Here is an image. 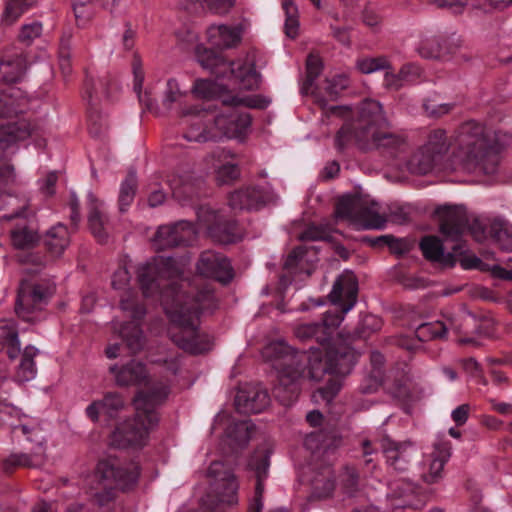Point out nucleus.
<instances>
[{
  "label": "nucleus",
  "mask_w": 512,
  "mask_h": 512,
  "mask_svg": "<svg viewBox=\"0 0 512 512\" xmlns=\"http://www.w3.org/2000/svg\"><path fill=\"white\" fill-rule=\"evenodd\" d=\"M180 273L172 258L138 268V281L145 297L159 294L161 304L178 331H170L172 341L184 351L201 354L212 349V338L198 330L200 313H213L219 299L210 283L199 277L192 280L167 281Z\"/></svg>",
  "instance_id": "obj_1"
},
{
  "label": "nucleus",
  "mask_w": 512,
  "mask_h": 512,
  "mask_svg": "<svg viewBox=\"0 0 512 512\" xmlns=\"http://www.w3.org/2000/svg\"><path fill=\"white\" fill-rule=\"evenodd\" d=\"M389 122L379 101L365 99L357 107L356 117L337 132L335 146L344 150L352 140L363 150L372 148L394 153L404 145V139L388 131Z\"/></svg>",
  "instance_id": "obj_2"
},
{
  "label": "nucleus",
  "mask_w": 512,
  "mask_h": 512,
  "mask_svg": "<svg viewBox=\"0 0 512 512\" xmlns=\"http://www.w3.org/2000/svg\"><path fill=\"white\" fill-rule=\"evenodd\" d=\"M167 385L156 384L140 390L134 397L135 416L119 424L110 436V444L116 448L142 447L149 433L159 424L158 407L167 399Z\"/></svg>",
  "instance_id": "obj_3"
},
{
  "label": "nucleus",
  "mask_w": 512,
  "mask_h": 512,
  "mask_svg": "<svg viewBox=\"0 0 512 512\" xmlns=\"http://www.w3.org/2000/svg\"><path fill=\"white\" fill-rule=\"evenodd\" d=\"M440 217V232L445 241H452L451 252H445L442 241L437 236L428 235L419 243L425 259L437 262L445 266H454L456 256H461L466 251V245L462 241L464 228L467 225L466 209L463 206H444L437 210Z\"/></svg>",
  "instance_id": "obj_4"
},
{
  "label": "nucleus",
  "mask_w": 512,
  "mask_h": 512,
  "mask_svg": "<svg viewBox=\"0 0 512 512\" xmlns=\"http://www.w3.org/2000/svg\"><path fill=\"white\" fill-rule=\"evenodd\" d=\"M263 356L277 372L278 384L274 387L275 397L285 406L291 405L298 397V381L304 375L307 356L295 351L282 341L268 344Z\"/></svg>",
  "instance_id": "obj_5"
},
{
  "label": "nucleus",
  "mask_w": 512,
  "mask_h": 512,
  "mask_svg": "<svg viewBox=\"0 0 512 512\" xmlns=\"http://www.w3.org/2000/svg\"><path fill=\"white\" fill-rule=\"evenodd\" d=\"M221 103L227 107L226 112L213 115V129L218 138L225 136L228 138H239L243 136L251 125V115L248 112L240 111L238 108L243 106L247 108L265 109L270 100L260 96H231L224 95L220 97Z\"/></svg>",
  "instance_id": "obj_6"
},
{
  "label": "nucleus",
  "mask_w": 512,
  "mask_h": 512,
  "mask_svg": "<svg viewBox=\"0 0 512 512\" xmlns=\"http://www.w3.org/2000/svg\"><path fill=\"white\" fill-rule=\"evenodd\" d=\"M140 468L137 463L121 464L116 458L99 461L96 475L103 482V491L94 495V501L103 507L115 497V488L125 490L138 480Z\"/></svg>",
  "instance_id": "obj_7"
},
{
  "label": "nucleus",
  "mask_w": 512,
  "mask_h": 512,
  "mask_svg": "<svg viewBox=\"0 0 512 512\" xmlns=\"http://www.w3.org/2000/svg\"><path fill=\"white\" fill-rule=\"evenodd\" d=\"M358 283L353 274H341L335 280L329 299L333 304L339 306L340 311H327L320 326H323V332L328 334V342L331 340L333 332L343 321L344 315L350 311L357 302Z\"/></svg>",
  "instance_id": "obj_8"
},
{
  "label": "nucleus",
  "mask_w": 512,
  "mask_h": 512,
  "mask_svg": "<svg viewBox=\"0 0 512 512\" xmlns=\"http://www.w3.org/2000/svg\"><path fill=\"white\" fill-rule=\"evenodd\" d=\"M197 58L203 68L217 77L229 70L242 89L253 90L259 86L260 74L252 62H226L223 57L209 49H204L203 52L198 50Z\"/></svg>",
  "instance_id": "obj_9"
},
{
  "label": "nucleus",
  "mask_w": 512,
  "mask_h": 512,
  "mask_svg": "<svg viewBox=\"0 0 512 512\" xmlns=\"http://www.w3.org/2000/svg\"><path fill=\"white\" fill-rule=\"evenodd\" d=\"M336 215L363 229H383L386 223V218L381 215L378 203L351 195H345L339 199L336 205Z\"/></svg>",
  "instance_id": "obj_10"
},
{
  "label": "nucleus",
  "mask_w": 512,
  "mask_h": 512,
  "mask_svg": "<svg viewBox=\"0 0 512 512\" xmlns=\"http://www.w3.org/2000/svg\"><path fill=\"white\" fill-rule=\"evenodd\" d=\"M357 358V352L350 346H329L323 358L315 355L310 359L309 377L320 381L326 373L345 376L351 372Z\"/></svg>",
  "instance_id": "obj_11"
},
{
  "label": "nucleus",
  "mask_w": 512,
  "mask_h": 512,
  "mask_svg": "<svg viewBox=\"0 0 512 512\" xmlns=\"http://www.w3.org/2000/svg\"><path fill=\"white\" fill-rule=\"evenodd\" d=\"M388 473L395 476H408L411 467L419 459V449L411 440L397 441L389 436L380 440Z\"/></svg>",
  "instance_id": "obj_12"
},
{
  "label": "nucleus",
  "mask_w": 512,
  "mask_h": 512,
  "mask_svg": "<svg viewBox=\"0 0 512 512\" xmlns=\"http://www.w3.org/2000/svg\"><path fill=\"white\" fill-rule=\"evenodd\" d=\"M200 225L207 230L210 238L220 244H231L240 241L242 231L234 220H228L218 210L210 206H200L196 212Z\"/></svg>",
  "instance_id": "obj_13"
},
{
  "label": "nucleus",
  "mask_w": 512,
  "mask_h": 512,
  "mask_svg": "<svg viewBox=\"0 0 512 512\" xmlns=\"http://www.w3.org/2000/svg\"><path fill=\"white\" fill-rule=\"evenodd\" d=\"M53 292L54 288L49 284L21 281L15 305L18 317L34 322L35 314L44 308Z\"/></svg>",
  "instance_id": "obj_14"
},
{
  "label": "nucleus",
  "mask_w": 512,
  "mask_h": 512,
  "mask_svg": "<svg viewBox=\"0 0 512 512\" xmlns=\"http://www.w3.org/2000/svg\"><path fill=\"white\" fill-rule=\"evenodd\" d=\"M120 308L128 312L134 322L124 324L120 329V335L125 341L128 349L132 353H137L144 347L143 331L136 321L144 318L146 308L136 300V296L131 291H126L120 299Z\"/></svg>",
  "instance_id": "obj_15"
},
{
  "label": "nucleus",
  "mask_w": 512,
  "mask_h": 512,
  "mask_svg": "<svg viewBox=\"0 0 512 512\" xmlns=\"http://www.w3.org/2000/svg\"><path fill=\"white\" fill-rule=\"evenodd\" d=\"M462 47V40L451 36H422L415 46V51L423 59L444 60L455 55Z\"/></svg>",
  "instance_id": "obj_16"
},
{
  "label": "nucleus",
  "mask_w": 512,
  "mask_h": 512,
  "mask_svg": "<svg viewBox=\"0 0 512 512\" xmlns=\"http://www.w3.org/2000/svg\"><path fill=\"white\" fill-rule=\"evenodd\" d=\"M183 115L187 118L185 123L188 125L187 131L183 137L189 142H206L216 140L217 133L212 127L213 114L211 106L203 108L193 107Z\"/></svg>",
  "instance_id": "obj_17"
},
{
  "label": "nucleus",
  "mask_w": 512,
  "mask_h": 512,
  "mask_svg": "<svg viewBox=\"0 0 512 512\" xmlns=\"http://www.w3.org/2000/svg\"><path fill=\"white\" fill-rule=\"evenodd\" d=\"M195 235L194 225L189 221L181 220L174 224L159 226L153 238V243L157 250H165L186 246L195 239Z\"/></svg>",
  "instance_id": "obj_18"
},
{
  "label": "nucleus",
  "mask_w": 512,
  "mask_h": 512,
  "mask_svg": "<svg viewBox=\"0 0 512 512\" xmlns=\"http://www.w3.org/2000/svg\"><path fill=\"white\" fill-rule=\"evenodd\" d=\"M196 270L200 276L214 279L224 285L230 283L234 277L229 259L212 250H206L200 254Z\"/></svg>",
  "instance_id": "obj_19"
},
{
  "label": "nucleus",
  "mask_w": 512,
  "mask_h": 512,
  "mask_svg": "<svg viewBox=\"0 0 512 512\" xmlns=\"http://www.w3.org/2000/svg\"><path fill=\"white\" fill-rule=\"evenodd\" d=\"M208 476L217 482V491L220 502L228 505L238 503L239 483L233 470L221 461H214L208 468Z\"/></svg>",
  "instance_id": "obj_20"
},
{
  "label": "nucleus",
  "mask_w": 512,
  "mask_h": 512,
  "mask_svg": "<svg viewBox=\"0 0 512 512\" xmlns=\"http://www.w3.org/2000/svg\"><path fill=\"white\" fill-rule=\"evenodd\" d=\"M109 371L114 376L115 383L119 387L145 385L146 388L144 390H147L156 384L165 385L162 382L149 384L148 371L145 364L140 361L130 360L125 364H114L109 367Z\"/></svg>",
  "instance_id": "obj_21"
},
{
  "label": "nucleus",
  "mask_w": 512,
  "mask_h": 512,
  "mask_svg": "<svg viewBox=\"0 0 512 512\" xmlns=\"http://www.w3.org/2000/svg\"><path fill=\"white\" fill-rule=\"evenodd\" d=\"M417 490L416 483L409 476L389 481L386 495L387 508L392 512H404L411 506V499Z\"/></svg>",
  "instance_id": "obj_22"
},
{
  "label": "nucleus",
  "mask_w": 512,
  "mask_h": 512,
  "mask_svg": "<svg viewBox=\"0 0 512 512\" xmlns=\"http://www.w3.org/2000/svg\"><path fill=\"white\" fill-rule=\"evenodd\" d=\"M269 192L259 186H248L230 193L228 205L235 211L258 210L270 200Z\"/></svg>",
  "instance_id": "obj_23"
},
{
  "label": "nucleus",
  "mask_w": 512,
  "mask_h": 512,
  "mask_svg": "<svg viewBox=\"0 0 512 512\" xmlns=\"http://www.w3.org/2000/svg\"><path fill=\"white\" fill-rule=\"evenodd\" d=\"M269 466V454L266 450L255 451L248 461L247 468L255 473L256 478L254 497L249 506L250 510L262 511L263 509L264 482L268 477Z\"/></svg>",
  "instance_id": "obj_24"
},
{
  "label": "nucleus",
  "mask_w": 512,
  "mask_h": 512,
  "mask_svg": "<svg viewBox=\"0 0 512 512\" xmlns=\"http://www.w3.org/2000/svg\"><path fill=\"white\" fill-rule=\"evenodd\" d=\"M38 125L26 118H19L0 126V156L19 141H24L36 133Z\"/></svg>",
  "instance_id": "obj_25"
},
{
  "label": "nucleus",
  "mask_w": 512,
  "mask_h": 512,
  "mask_svg": "<svg viewBox=\"0 0 512 512\" xmlns=\"http://www.w3.org/2000/svg\"><path fill=\"white\" fill-rule=\"evenodd\" d=\"M457 141L466 157L484 149L490 143L485 127L474 120H469L459 127Z\"/></svg>",
  "instance_id": "obj_26"
},
{
  "label": "nucleus",
  "mask_w": 512,
  "mask_h": 512,
  "mask_svg": "<svg viewBox=\"0 0 512 512\" xmlns=\"http://www.w3.org/2000/svg\"><path fill=\"white\" fill-rule=\"evenodd\" d=\"M100 95L108 96L104 82L102 80L94 82L92 79H87L85 83V97L91 106L88 115L89 132L94 137L101 136L108 127L107 119L93 107V98H98Z\"/></svg>",
  "instance_id": "obj_27"
},
{
  "label": "nucleus",
  "mask_w": 512,
  "mask_h": 512,
  "mask_svg": "<svg viewBox=\"0 0 512 512\" xmlns=\"http://www.w3.org/2000/svg\"><path fill=\"white\" fill-rule=\"evenodd\" d=\"M306 248L299 246L293 249L286 257L283 263L284 274L280 277L283 285H289L296 278L303 280L309 277L313 272V266L309 264L307 258Z\"/></svg>",
  "instance_id": "obj_28"
},
{
  "label": "nucleus",
  "mask_w": 512,
  "mask_h": 512,
  "mask_svg": "<svg viewBox=\"0 0 512 512\" xmlns=\"http://www.w3.org/2000/svg\"><path fill=\"white\" fill-rule=\"evenodd\" d=\"M269 403L270 397L267 390L259 385L239 390L235 398L237 410L244 414L260 413Z\"/></svg>",
  "instance_id": "obj_29"
},
{
  "label": "nucleus",
  "mask_w": 512,
  "mask_h": 512,
  "mask_svg": "<svg viewBox=\"0 0 512 512\" xmlns=\"http://www.w3.org/2000/svg\"><path fill=\"white\" fill-rule=\"evenodd\" d=\"M451 456V445L448 442L437 443L431 453L428 470L421 474L427 484L439 482L443 477V469Z\"/></svg>",
  "instance_id": "obj_30"
},
{
  "label": "nucleus",
  "mask_w": 512,
  "mask_h": 512,
  "mask_svg": "<svg viewBox=\"0 0 512 512\" xmlns=\"http://www.w3.org/2000/svg\"><path fill=\"white\" fill-rule=\"evenodd\" d=\"M254 428V424L246 420L233 422L227 427L224 442L232 453H237L248 445Z\"/></svg>",
  "instance_id": "obj_31"
},
{
  "label": "nucleus",
  "mask_w": 512,
  "mask_h": 512,
  "mask_svg": "<svg viewBox=\"0 0 512 512\" xmlns=\"http://www.w3.org/2000/svg\"><path fill=\"white\" fill-rule=\"evenodd\" d=\"M207 39L215 48H231L241 41V30L227 25H211L207 29Z\"/></svg>",
  "instance_id": "obj_32"
},
{
  "label": "nucleus",
  "mask_w": 512,
  "mask_h": 512,
  "mask_svg": "<svg viewBox=\"0 0 512 512\" xmlns=\"http://www.w3.org/2000/svg\"><path fill=\"white\" fill-rule=\"evenodd\" d=\"M499 161V154L490 143L487 144L484 149L477 150L466 157V162L469 167L474 170L482 171L487 175L494 174L497 171Z\"/></svg>",
  "instance_id": "obj_33"
},
{
  "label": "nucleus",
  "mask_w": 512,
  "mask_h": 512,
  "mask_svg": "<svg viewBox=\"0 0 512 512\" xmlns=\"http://www.w3.org/2000/svg\"><path fill=\"white\" fill-rule=\"evenodd\" d=\"M88 225L99 243H106L109 237L107 216L100 210L98 201L89 194Z\"/></svg>",
  "instance_id": "obj_34"
},
{
  "label": "nucleus",
  "mask_w": 512,
  "mask_h": 512,
  "mask_svg": "<svg viewBox=\"0 0 512 512\" xmlns=\"http://www.w3.org/2000/svg\"><path fill=\"white\" fill-rule=\"evenodd\" d=\"M7 427L14 435L20 432L27 441L35 444V452L45 453L46 434L39 424L34 422H7Z\"/></svg>",
  "instance_id": "obj_35"
},
{
  "label": "nucleus",
  "mask_w": 512,
  "mask_h": 512,
  "mask_svg": "<svg viewBox=\"0 0 512 512\" xmlns=\"http://www.w3.org/2000/svg\"><path fill=\"white\" fill-rule=\"evenodd\" d=\"M46 454L42 452L12 453L3 460L2 467L5 472H12L16 468H39L44 465Z\"/></svg>",
  "instance_id": "obj_36"
},
{
  "label": "nucleus",
  "mask_w": 512,
  "mask_h": 512,
  "mask_svg": "<svg viewBox=\"0 0 512 512\" xmlns=\"http://www.w3.org/2000/svg\"><path fill=\"white\" fill-rule=\"evenodd\" d=\"M27 68L26 59L22 55L4 58L0 61V81L11 84L22 79Z\"/></svg>",
  "instance_id": "obj_37"
},
{
  "label": "nucleus",
  "mask_w": 512,
  "mask_h": 512,
  "mask_svg": "<svg viewBox=\"0 0 512 512\" xmlns=\"http://www.w3.org/2000/svg\"><path fill=\"white\" fill-rule=\"evenodd\" d=\"M70 243L69 231L61 223L50 228L44 238V244L53 256H60Z\"/></svg>",
  "instance_id": "obj_38"
},
{
  "label": "nucleus",
  "mask_w": 512,
  "mask_h": 512,
  "mask_svg": "<svg viewBox=\"0 0 512 512\" xmlns=\"http://www.w3.org/2000/svg\"><path fill=\"white\" fill-rule=\"evenodd\" d=\"M439 159L440 157L421 147L411 156L407 163V168L413 174L425 175L433 170Z\"/></svg>",
  "instance_id": "obj_39"
},
{
  "label": "nucleus",
  "mask_w": 512,
  "mask_h": 512,
  "mask_svg": "<svg viewBox=\"0 0 512 512\" xmlns=\"http://www.w3.org/2000/svg\"><path fill=\"white\" fill-rule=\"evenodd\" d=\"M488 233L503 251H512V226L507 221L495 218L489 225Z\"/></svg>",
  "instance_id": "obj_40"
},
{
  "label": "nucleus",
  "mask_w": 512,
  "mask_h": 512,
  "mask_svg": "<svg viewBox=\"0 0 512 512\" xmlns=\"http://www.w3.org/2000/svg\"><path fill=\"white\" fill-rule=\"evenodd\" d=\"M37 354V348L33 346L25 347L15 375L17 381L27 382L35 378L37 374V368L34 362V358Z\"/></svg>",
  "instance_id": "obj_41"
},
{
  "label": "nucleus",
  "mask_w": 512,
  "mask_h": 512,
  "mask_svg": "<svg viewBox=\"0 0 512 512\" xmlns=\"http://www.w3.org/2000/svg\"><path fill=\"white\" fill-rule=\"evenodd\" d=\"M335 489L334 474L330 468L315 476L312 480L311 496L316 499H325L332 495Z\"/></svg>",
  "instance_id": "obj_42"
},
{
  "label": "nucleus",
  "mask_w": 512,
  "mask_h": 512,
  "mask_svg": "<svg viewBox=\"0 0 512 512\" xmlns=\"http://www.w3.org/2000/svg\"><path fill=\"white\" fill-rule=\"evenodd\" d=\"M137 190V174L135 170H129L126 178L120 185L118 205L120 212H126L133 203Z\"/></svg>",
  "instance_id": "obj_43"
},
{
  "label": "nucleus",
  "mask_w": 512,
  "mask_h": 512,
  "mask_svg": "<svg viewBox=\"0 0 512 512\" xmlns=\"http://www.w3.org/2000/svg\"><path fill=\"white\" fill-rule=\"evenodd\" d=\"M319 323L302 324L295 329V335L302 341L315 339L322 346L328 345V334Z\"/></svg>",
  "instance_id": "obj_44"
},
{
  "label": "nucleus",
  "mask_w": 512,
  "mask_h": 512,
  "mask_svg": "<svg viewBox=\"0 0 512 512\" xmlns=\"http://www.w3.org/2000/svg\"><path fill=\"white\" fill-rule=\"evenodd\" d=\"M72 33L70 30L64 31L59 43V66L64 76H69L72 72L71 64Z\"/></svg>",
  "instance_id": "obj_45"
},
{
  "label": "nucleus",
  "mask_w": 512,
  "mask_h": 512,
  "mask_svg": "<svg viewBox=\"0 0 512 512\" xmlns=\"http://www.w3.org/2000/svg\"><path fill=\"white\" fill-rule=\"evenodd\" d=\"M446 333L447 328L441 321L422 323L415 330L416 337L422 342L441 339L445 337Z\"/></svg>",
  "instance_id": "obj_46"
},
{
  "label": "nucleus",
  "mask_w": 512,
  "mask_h": 512,
  "mask_svg": "<svg viewBox=\"0 0 512 512\" xmlns=\"http://www.w3.org/2000/svg\"><path fill=\"white\" fill-rule=\"evenodd\" d=\"M340 489L343 494L353 497L359 489V474L354 467L346 466L339 476Z\"/></svg>",
  "instance_id": "obj_47"
},
{
  "label": "nucleus",
  "mask_w": 512,
  "mask_h": 512,
  "mask_svg": "<svg viewBox=\"0 0 512 512\" xmlns=\"http://www.w3.org/2000/svg\"><path fill=\"white\" fill-rule=\"evenodd\" d=\"M11 238L13 245L19 249L31 248L39 241L37 232L26 226L14 229Z\"/></svg>",
  "instance_id": "obj_48"
},
{
  "label": "nucleus",
  "mask_w": 512,
  "mask_h": 512,
  "mask_svg": "<svg viewBox=\"0 0 512 512\" xmlns=\"http://www.w3.org/2000/svg\"><path fill=\"white\" fill-rule=\"evenodd\" d=\"M102 413L108 419H114L124 408L125 402L122 395L118 392H107L101 399Z\"/></svg>",
  "instance_id": "obj_49"
},
{
  "label": "nucleus",
  "mask_w": 512,
  "mask_h": 512,
  "mask_svg": "<svg viewBox=\"0 0 512 512\" xmlns=\"http://www.w3.org/2000/svg\"><path fill=\"white\" fill-rule=\"evenodd\" d=\"M34 3L35 0H8L3 13V21L8 25L14 23Z\"/></svg>",
  "instance_id": "obj_50"
},
{
  "label": "nucleus",
  "mask_w": 512,
  "mask_h": 512,
  "mask_svg": "<svg viewBox=\"0 0 512 512\" xmlns=\"http://www.w3.org/2000/svg\"><path fill=\"white\" fill-rule=\"evenodd\" d=\"M282 7L285 11V33L290 38L298 35L299 21L298 8L292 0H282Z\"/></svg>",
  "instance_id": "obj_51"
},
{
  "label": "nucleus",
  "mask_w": 512,
  "mask_h": 512,
  "mask_svg": "<svg viewBox=\"0 0 512 512\" xmlns=\"http://www.w3.org/2000/svg\"><path fill=\"white\" fill-rule=\"evenodd\" d=\"M372 246H375L379 243L386 244L392 253L397 255H403L408 253L411 250L412 244L405 238H395L391 235L380 236L373 240H368Z\"/></svg>",
  "instance_id": "obj_52"
},
{
  "label": "nucleus",
  "mask_w": 512,
  "mask_h": 512,
  "mask_svg": "<svg viewBox=\"0 0 512 512\" xmlns=\"http://www.w3.org/2000/svg\"><path fill=\"white\" fill-rule=\"evenodd\" d=\"M422 147L441 157L449 147L445 131L442 129L432 131L428 136L426 144Z\"/></svg>",
  "instance_id": "obj_53"
},
{
  "label": "nucleus",
  "mask_w": 512,
  "mask_h": 512,
  "mask_svg": "<svg viewBox=\"0 0 512 512\" xmlns=\"http://www.w3.org/2000/svg\"><path fill=\"white\" fill-rule=\"evenodd\" d=\"M358 69L364 74L390 69V63L384 56L363 58L357 61Z\"/></svg>",
  "instance_id": "obj_54"
},
{
  "label": "nucleus",
  "mask_w": 512,
  "mask_h": 512,
  "mask_svg": "<svg viewBox=\"0 0 512 512\" xmlns=\"http://www.w3.org/2000/svg\"><path fill=\"white\" fill-rule=\"evenodd\" d=\"M92 0H72V7L78 26H84L91 18Z\"/></svg>",
  "instance_id": "obj_55"
},
{
  "label": "nucleus",
  "mask_w": 512,
  "mask_h": 512,
  "mask_svg": "<svg viewBox=\"0 0 512 512\" xmlns=\"http://www.w3.org/2000/svg\"><path fill=\"white\" fill-rule=\"evenodd\" d=\"M240 176V169L236 164L227 163L216 171V180L220 185L230 184Z\"/></svg>",
  "instance_id": "obj_56"
},
{
  "label": "nucleus",
  "mask_w": 512,
  "mask_h": 512,
  "mask_svg": "<svg viewBox=\"0 0 512 512\" xmlns=\"http://www.w3.org/2000/svg\"><path fill=\"white\" fill-rule=\"evenodd\" d=\"M348 82V78L344 75H336L331 79H327L324 89L330 100H335L347 88Z\"/></svg>",
  "instance_id": "obj_57"
},
{
  "label": "nucleus",
  "mask_w": 512,
  "mask_h": 512,
  "mask_svg": "<svg viewBox=\"0 0 512 512\" xmlns=\"http://www.w3.org/2000/svg\"><path fill=\"white\" fill-rule=\"evenodd\" d=\"M423 108L428 116L438 118L448 114L454 108V104L438 103L434 99H426L423 102Z\"/></svg>",
  "instance_id": "obj_58"
},
{
  "label": "nucleus",
  "mask_w": 512,
  "mask_h": 512,
  "mask_svg": "<svg viewBox=\"0 0 512 512\" xmlns=\"http://www.w3.org/2000/svg\"><path fill=\"white\" fill-rule=\"evenodd\" d=\"M19 259L26 266V273H37L45 266L44 257L37 253H25Z\"/></svg>",
  "instance_id": "obj_59"
},
{
  "label": "nucleus",
  "mask_w": 512,
  "mask_h": 512,
  "mask_svg": "<svg viewBox=\"0 0 512 512\" xmlns=\"http://www.w3.org/2000/svg\"><path fill=\"white\" fill-rule=\"evenodd\" d=\"M193 93L203 99L213 98L216 93V84L207 79H198L193 86Z\"/></svg>",
  "instance_id": "obj_60"
},
{
  "label": "nucleus",
  "mask_w": 512,
  "mask_h": 512,
  "mask_svg": "<svg viewBox=\"0 0 512 512\" xmlns=\"http://www.w3.org/2000/svg\"><path fill=\"white\" fill-rule=\"evenodd\" d=\"M180 95H181L180 88H179V84L176 81V79H174V78L168 79V81L166 83V89H165L164 95H163V100H162L163 105L167 109H170L172 104L178 100Z\"/></svg>",
  "instance_id": "obj_61"
},
{
  "label": "nucleus",
  "mask_w": 512,
  "mask_h": 512,
  "mask_svg": "<svg viewBox=\"0 0 512 512\" xmlns=\"http://www.w3.org/2000/svg\"><path fill=\"white\" fill-rule=\"evenodd\" d=\"M422 72L421 67L416 63H407L399 70L400 78L403 79L405 85L419 80L422 76Z\"/></svg>",
  "instance_id": "obj_62"
},
{
  "label": "nucleus",
  "mask_w": 512,
  "mask_h": 512,
  "mask_svg": "<svg viewBox=\"0 0 512 512\" xmlns=\"http://www.w3.org/2000/svg\"><path fill=\"white\" fill-rule=\"evenodd\" d=\"M42 33V25L39 22L24 25L20 31L19 39L27 44L31 43Z\"/></svg>",
  "instance_id": "obj_63"
},
{
  "label": "nucleus",
  "mask_w": 512,
  "mask_h": 512,
  "mask_svg": "<svg viewBox=\"0 0 512 512\" xmlns=\"http://www.w3.org/2000/svg\"><path fill=\"white\" fill-rule=\"evenodd\" d=\"M329 238L328 231L318 226H309L300 235L302 241H319L328 240Z\"/></svg>",
  "instance_id": "obj_64"
}]
</instances>
